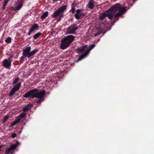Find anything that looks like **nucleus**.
Returning <instances> with one entry per match:
<instances>
[{
    "mask_svg": "<svg viewBox=\"0 0 154 154\" xmlns=\"http://www.w3.org/2000/svg\"><path fill=\"white\" fill-rule=\"evenodd\" d=\"M45 91L43 90L39 91L36 88L28 91L25 93L23 97L26 98H29L32 99L34 98H38L37 101H35L34 104L39 106L41 104V102H43L45 100Z\"/></svg>",
    "mask_w": 154,
    "mask_h": 154,
    "instance_id": "f257e3e1",
    "label": "nucleus"
},
{
    "mask_svg": "<svg viewBox=\"0 0 154 154\" xmlns=\"http://www.w3.org/2000/svg\"><path fill=\"white\" fill-rule=\"evenodd\" d=\"M107 10L113 16V21L112 23L113 24L119 20L120 17L126 12L127 9L126 7H122L120 4L116 3L111 6Z\"/></svg>",
    "mask_w": 154,
    "mask_h": 154,
    "instance_id": "f03ea898",
    "label": "nucleus"
},
{
    "mask_svg": "<svg viewBox=\"0 0 154 154\" xmlns=\"http://www.w3.org/2000/svg\"><path fill=\"white\" fill-rule=\"evenodd\" d=\"M75 37L72 35H69L63 38L61 41L60 48L62 50H65L68 48L72 42Z\"/></svg>",
    "mask_w": 154,
    "mask_h": 154,
    "instance_id": "7ed1b4c3",
    "label": "nucleus"
},
{
    "mask_svg": "<svg viewBox=\"0 0 154 154\" xmlns=\"http://www.w3.org/2000/svg\"><path fill=\"white\" fill-rule=\"evenodd\" d=\"M31 47L29 46L23 50L26 55V57L29 59L34 56L36 53L39 51V50L38 49H37L31 51Z\"/></svg>",
    "mask_w": 154,
    "mask_h": 154,
    "instance_id": "20e7f679",
    "label": "nucleus"
},
{
    "mask_svg": "<svg viewBox=\"0 0 154 154\" xmlns=\"http://www.w3.org/2000/svg\"><path fill=\"white\" fill-rule=\"evenodd\" d=\"M67 6V5H64L60 7L57 10L54 11L52 15V17L56 18L59 16L60 14L63 12L66 9Z\"/></svg>",
    "mask_w": 154,
    "mask_h": 154,
    "instance_id": "39448f33",
    "label": "nucleus"
},
{
    "mask_svg": "<svg viewBox=\"0 0 154 154\" xmlns=\"http://www.w3.org/2000/svg\"><path fill=\"white\" fill-rule=\"evenodd\" d=\"M95 47L94 44H92L89 46L88 48L87 49L85 53L82 54L79 57L78 60V61L82 60V59L85 58L89 54L90 51L94 48Z\"/></svg>",
    "mask_w": 154,
    "mask_h": 154,
    "instance_id": "423d86ee",
    "label": "nucleus"
},
{
    "mask_svg": "<svg viewBox=\"0 0 154 154\" xmlns=\"http://www.w3.org/2000/svg\"><path fill=\"white\" fill-rule=\"evenodd\" d=\"M106 17H107L110 20H113V16L109 13L108 10L104 12L99 17V18L100 20H102L105 18Z\"/></svg>",
    "mask_w": 154,
    "mask_h": 154,
    "instance_id": "0eeeda50",
    "label": "nucleus"
},
{
    "mask_svg": "<svg viewBox=\"0 0 154 154\" xmlns=\"http://www.w3.org/2000/svg\"><path fill=\"white\" fill-rule=\"evenodd\" d=\"M78 29L76 24L71 25L66 29V31L69 34H74L75 31Z\"/></svg>",
    "mask_w": 154,
    "mask_h": 154,
    "instance_id": "6e6552de",
    "label": "nucleus"
},
{
    "mask_svg": "<svg viewBox=\"0 0 154 154\" xmlns=\"http://www.w3.org/2000/svg\"><path fill=\"white\" fill-rule=\"evenodd\" d=\"M17 147V145L16 144H12L9 148H7L5 150V154H13L14 150Z\"/></svg>",
    "mask_w": 154,
    "mask_h": 154,
    "instance_id": "1a4fd4ad",
    "label": "nucleus"
},
{
    "mask_svg": "<svg viewBox=\"0 0 154 154\" xmlns=\"http://www.w3.org/2000/svg\"><path fill=\"white\" fill-rule=\"evenodd\" d=\"M88 48L87 45H85L84 46H80L76 49V52L77 54H80L83 53L85 51H86Z\"/></svg>",
    "mask_w": 154,
    "mask_h": 154,
    "instance_id": "9d476101",
    "label": "nucleus"
},
{
    "mask_svg": "<svg viewBox=\"0 0 154 154\" xmlns=\"http://www.w3.org/2000/svg\"><path fill=\"white\" fill-rule=\"evenodd\" d=\"M11 61H9L8 60L6 59L4 60L3 62V66L7 69H10L11 65Z\"/></svg>",
    "mask_w": 154,
    "mask_h": 154,
    "instance_id": "9b49d317",
    "label": "nucleus"
},
{
    "mask_svg": "<svg viewBox=\"0 0 154 154\" xmlns=\"http://www.w3.org/2000/svg\"><path fill=\"white\" fill-rule=\"evenodd\" d=\"M23 6L22 2L16 3L15 6L12 7V9L13 10L16 11L20 10Z\"/></svg>",
    "mask_w": 154,
    "mask_h": 154,
    "instance_id": "f8f14e48",
    "label": "nucleus"
},
{
    "mask_svg": "<svg viewBox=\"0 0 154 154\" xmlns=\"http://www.w3.org/2000/svg\"><path fill=\"white\" fill-rule=\"evenodd\" d=\"M32 106V104L31 103H29L23 108V110L24 112H27L31 109Z\"/></svg>",
    "mask_w": 154,
    "mask_h": 154,
    "instance_id": "ddd939ff",
    "label": "nucleus"
},
{
    "mask_svg": "<svg viewBox=\"0 0 154 154\" xmlns=\"http://www.w3.org/2000/svg\"><path fill=\"white\" fill-rule=\"evenodd\" d=\"M94 3H95V2L93 0H90L87 6L88 8L91 9H93L94 7Z\"/></svg>",
    "mask_w": 154,
    "mask_h": 154,
    "instance_id": "4468645a",
    "label": "nucleus"
},
{
    "mask_svg": "<svg viewBox=\"0 0 154 154\" xmlns=\"http://www.w3.org/2000/svg\"><path fill=\"white\" fill-rule=\"evenodd\" d=\"M76 5L77 4H76L75 2H74L71 5V9L69 11V12H71L72 14H74L75 10V7Z\"/></svg>",
    "mask_w": 154,
    "mask_h": 154,
    "instance_id": "2eb2a0df",
    "label": "nucleus"
},
{
    "mask_svg": "<svg viewBox=\"0 0 154 154\" xmlns=\"http://www.w3.org/2000/svg\"><path fill=\"white\" fill-rule=\"evenodd\" d=\"M38 24L35 23L32 26H31L30 30H31L32 32H33L35 30H38Z\"/></svg>",
    "mask_w": 154,
    "mask_h": 154,
    "instance_id": "dca6fc26",
    "label": "nucleus"
},
{
    "mask_svg": "<svg viewBox=\"0 0 154 154\" xmlns=\"http://www.w3.org/2000/svg\"><path fill=\"white\" fill-rule=\"evenodd\" d=\"M21 83H19L15 85L12 88L15 90L16 91L19 89L21 86Z\"/></svg>",
    "mask_w": 154,
    "mask_h": 154,
    "instance_id": "f3484780",
    "label": "nucleus"
},
{
    "mask_svg": "<svg viewBox=\"0 0 154 154\" xmlns=\"http://www.w3.org/2000/svg\"><path fill=\"white\" fill-rule=\"evenodd\" d=\"M26 55L23 50V56L20 57V63H23V62L24 58L26 57Z\"/></svg>",
    "mask_w": 154,
    "mask_h": 154,
    "instance_id": "a211bd4d",
    "label": "nucleus"
},
{
    "mask_svg": "<svg viewBox=\"0 0 154 154\" xmlns=\"http://www.w3.org/2000/svg\"><path fill=\"white\" fill-rule=\"evenodd\" d=\"M85 16V14L84 13H80L78 14V17L77 16H75V18L77 20H79L82 19Z\"/></svg>",
    "mask_w": 154,
    "mask_h": 154,
    "instance_id": "6ab92c4d",
    "label": "nucleus"
},
{
    "mask_svg": "<svg viewBox=\"0 0 154 154\" xmlns=\"http://www.w3.org/2000/svg\"><path fill=\"white\" fill-rule=\"evenodd\" d=\"M20 119H18L16 120L14 122H13L11 124V125L10 126V127H11L17 125L18 123L20 121Z\"/></svg>",
    "mask_w": 154,
    "mask_h": 154,
    "instance_id": "aec40b11",
    "label": "nucleus"
},
{
    "mask_svg": "<svg viewBox=\"0 0 154 154\" xmlns=\"http://www.w3.org/2000/svg\"><path fill=\"white\" fill-rule=\"evenodd\" d=\"M48 11H46L41 16V18L42 20L45 18L48 15Z\"/></svg>",
    "mask_w": 154,
    "mask_h": 154,
    "instance_id": "412c9836",
    "label": "nucleus"
},
{
    "mask_svg": "<svg viewBox=\"0 0 154 154\" xmlns=\"http://www.w3.org/2000/svg\"><path fill=\"white\" fill-rule=\"evenodd\" d=\"M42 35V33L40 32H38L36 34H35L34 36H33V38L35 39H37L40 36H41Z\"/></svg>",
    "mask_w": 154,
    "mask_h": 154,
    "instance_id": "4be33fe9",
    "label": "nucleus"
},
{
    "mask_svg": "<svg viewBox=\"0 0 154 154\" xmlns=\"http://www.w3.org/2000/svg\"><path fill=\"white\" fill-rule=\"evenodd\" d=\"M16 91L13 88L11 90L9 95V97H11L13 96L14 94L15 93Z\"/></svg>",
    "mask_w": 154,
    "mask_h": 154,
    "instance_id": "5701e85b",
    "label": "nucleus"
},
{
    "mask_svg": "<svg viewBox=\"0 0 154 154\" xmlns=\"http://www.w3.org/2000/svg\"><path fill=\"white\" fill-rule=\"evenodd\" d=\"M9 118L8 116H5L2 122V124H3L5 123V122H7V121L8 120Z\"/></svg>",
    "mask_w": 154,
    "mask_h": 154,
    "instance_id": "b1692460",
    "label": "nucleus"
},
{
    "mask_svg": "<svg viewBox=\"0 0 154 154\" xmlns=\"http://www.w3.org/2000/svg\"><path fill=\"white\" fill-rule=\"evenodd\" d=\"M82 9H77L75 11L76 13L75 14L74 16H78V14H79V13H81L80 12L82 11Z\"/></svg>",
    "mask_w": 154,
    "mask_h": 154,
    "instance_id": "393cba45",
    "label": "nucleus"
},
{
    "mask_svg": "<svg viewBox=\"0 0 154 154\" xmlns=\"http://www.w3.org/2000/svg\"><path fill=\"white\" fill-rule=\"evenodd\" d=\"M11 38L9 37H8L5 40V42L7 43H9L11 42Z\"/></svg>",
    "mask_w": 154,
    "mask_h": 154,
    "instance_id": "a878e982",
    "label": "nucleus"
},
{
    "mask_svg": "<svg viewBox=\"0 0 154 154\" xmlns=\"http://www.w3.org/2000/svg\"><path fill=\"white\" fill-rule=\"evenodd\" d=\"M20 79L19 78H17L15 79L14 81L13 82V84H16L19 81Z\"/></svg>",
    "mask_w": 154,
    "mask_h": 154,
    "instance_id": "bb28decb",
    "label": "nucleus"
},
{
    "mask_svg": "<svg viewBox=\"0 0 154 154\" xmlns=\"http://www.w3.org/2000/svg\"><path fill=\"white\" fill-rule=\"evenodd\" d=\"M17 135V134L16 133H12V135L11 136L12 138H14L16 137Z\"/></svg>",
    "mask_w": 154,
    "mask_h": 154,
    "instance_id": "cd10ccee",
    "label": "nucleus"
},
{
    "mask_svg": "<svg viewBox=\"0 0 154 154\" xmlns=\"http://www.w3.org/2000/svg\"><path fill=\"white\" fill-rule=\"evenodd\" d=\"M26 115V114L24 113H23L22 114H20V115L21 118H23Z\"/></svg>",
    "mask_w": 154,
    "mask_h": 154,
    "instance_id": "c85d7f7f",
    "label": "nucleus"
},
{
    "mask_svg": "<svg viewBox=\"0 0 154 154\" xmlns=\"http://www.w3.org/2000/svg\"><path fill=\"white\" fill-rule=\"evenodd\" d=\"M64 16V14H63V13H62L60 14V15L59 17L60 18H61L63 17Z\"/></svg>",
    "mask_w": 154,
    "mask_h": 154,
    "instance_id": "c756f323",
    "label": "nucleus"
},
{
    "mask_svg": "<svg viewBox=\"0 0 154 154\" xmlns=\"http://www.w3.org/2000/svg\"><path fill=\"white\" fill-rule=\"evenodd\" d=\"M32 32L31 30H29V33H28L27 35H30L31 34L32 32Z\"/></svg>",
    "mask_w": 154,
    "mask_h": 154,
    "instance_id": "7c9ffc66",
    "label": "nucleus"
},
{
    "mask_svg": "<svg viewBox=\"0 0 154 154\" xmlns=\"http://www.w3.org/2000/svg\"><path fill=\"white\" fill-rule=\"evenodd\" d=\"M13 57V56L12 55H11V56H10V57L8 58V59H7L9 61H11V58H12Z\"/></svg>",
    "mask_w": 154,
    "mask_h": 154,
    "instance_id": "2f4dec72",
    "label": "nucleus"
},
{
    "mask_svg": "<svg viewBox=\"0 0 154 154\" xmlns=\"http://www.w3.org/2000/svg\"><path fill=\"white\" fill-rule=\"evenodd\" d=\"M8 1H9L8 0H4V3L7 4V3H8Z\"/></svg>",
    "mask_w": 154,
    "mask_h": 154,
    "instance_id": "473e14b6",
    "label": "nucleus"
},
{
    "mask_svg": "<svg viewBox=\"0 0 154 154\" xmlns=\"http://www.w3.org/2000/svg\"><path fill=\"white\" fill-rule=\"evenodd\" d=\"M2 8V9L3 10H5V6L3 5Z\"/></svg>",
    "mask_w": 154,
    "mask_h": 154,
    "instance_id": "72a5a7b5",
    "label": "nucleus"
},
{
    "mask_svg": "<svg viewBox=\"0 0 154 154\" xmlns=\"http://www.w3.org/2000/svg\"><path fill=\"white\" fill-rule=\"evenodd\" d=\"M3 147V146L0 145V152L1 151V149Z\"/></svg>",
    "mask_w": 154,
    "mask_h": 154,
    "instance_id": "f704fd0d",
    "label": "nucleus"
},
{
    "mask_svg": "<svg viewBox=\"0 0 154 154\" xmlns=\"http://www.w3.org/2000/svg\"><path fill=\"white\" fill-rule=\"evenodd\" d=\"M7 5V4L4 3L3 5L6 7V6Z\"/></svg>",
    "mask_w": 154,
    "mask_h": 154,
    "instance_id": "c9c22d12",
    "label": "nucleus"
},
{
    "mask_svg": "<svg viewBox=\"0 0 154 154\" xmlns=\"http://www.w3.org/2000/svg\"><path fill=\"white\" fill-rule=\"evenodd\" d=\"M19 144V142H17L16 143V144H15L17 145V146Z\"/></svg>",
    "mask_w": 154,
    "mask_h": 154,
    "instance_id": "e433bc0d",
    "label": "nucleus"
},
{
    "mask_svg": "<svg viewBox=\"0 0 154 154\" xmlns=\"http://www.w3.org/2000/svg\"><path fill=\"white\" fill-rule=\"evenodd\" d=\"M54 1H60V0H53Z\"/></svg>",
    "mask_w": 154,
    "mask_h": 154,
    "instance_id": "4c0bfd02",
    "label": "nucleus"
},
{
    "mask_svg": "<svg viewBox=\"0 0 154 154\" xmlns=\"http://www.w3.org/2000/svg\"><path fill=\"white\" fill-rule=\"evenodd\" d=\"M2 0H0V1H2Z\"/></svg>",
    "mask_w": 154,
    "mask_h": 154,
    "instance_id": "58836bf2",
    "label": "nucleus"
},
{
    "mask_svg": "<svg viewBox=\"0 0 154 154\" xmlns=\"http://www.w3.org/2000/svg\"><path fill=\"white\" fill-rule=\"evenodd\" d=\"M62 0H60V1H62Z\"/></svg>",
    "mask_w": 154,
    "mask_h": 154,
    "instance_id": "ea45409f",
    "label": "nucleus"
}]
</instances>
